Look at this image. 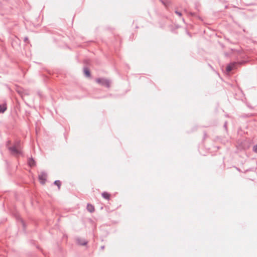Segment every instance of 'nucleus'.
Masks as SVG:
<instances>
[{
  "mask_svg": "<svg viewBox=\"0 0 257 257\" xmlns=\"http://www.w3.org/2000/svg\"><path fill=\"white\" fill-rule=\"evenodd\" d=\"M22 146L21 141L20 140H16L13 146L8 147V150L12 155L18 156L19 155H23L22 151Z\"/></svg>",
  "mask_w": 257,
  "mask_h": 257,
  "instance_id": "obj_1",
  "label": "nucleus"
},
{
  "mask_svg": "<svg viewBox=\"0 0 257 257\" xmlns=\"http://www.w3.org/2000/svg\"><path fill=\"white\" fill-rule=\"evenodd\" d=\"M96 82L101 86L109 88L110 86V81L105 78H98L96 79Z\"/></svg>",
  "mask_w": 257,
  "mask_h": 257,
  "instance_id": "obj_2",
  "label": "nucleus"
},
{
  "mask_svg": "<svg viewBox=\"0 0 257 257\" xmlns=\"http://www.w3.org/2000/svg\"><path fill=\"white\" fill-rule=\"evenodd\" d=\"M47 174L45 172H42L39 175L38 178L42 184H45L47 180Z\"/></svg>",
  "mask_w": 257,
  "mask_h": 257,
  "instance_id": "obj_3",
  "label": "nucleus"
},
{
  "mask_svg": "<svg viewBox=\"0 0 257 257\" xmlns=\"http://www.w3.org/2000/svg\"><path fill=\"white\" fill-rule=\"evenodd\" d=\"M238 63L236 62H232L228 64L226 67V71L227 72H229L232 70L236 68Z\"/></svg>",
  "mask_w": 257,
  "mask_h": 257,
  "instance_id": "obj_4",
  "label": "nucleus"
},
{
  "mask_svg": "<svg viewBox=\"0 0 257 257\" xmlns=\"http://www.w3.org/2000/svg\"><path fill=\"white\" fill-rule=\"evenodd\" d=\"M76 241L77 244L80 245H86L88 243V241L80 237L76 238Z\"/></svg>",
  "mask_w": 257,
  "mask_h": 257,
  "instance_id": "obj_5",
  "label": "nucleus"
},
{
  "mask_svg": "<svg viewBox=\"0 0 257 257\" xmlns=\"http://www.w3.org/2000/svg\"><path fill=\"white\" fill-rule=\"evenodd\" d=\"M28 164L31 167H33L36 166V162L33 158H30L28 160Z\"/></svg>",
  "mask_w": 257,
  "mask_h": 257,
  "instance_id": "obj_6",
  "label": "nucleus"
},
{
  "mask_svg": "<svg viewBox=\"0 0 257 257\" xmlns=\"http://www.w3.org/2000/svg\"><path fill=\"white\" fill-rule=\"evenodd\" d=\"M7 109V104L6 103L0 104V113H4Z\"/></svg>",
  "mask_w": 257,
  "mask_h": 257,
  "instance_id": "obj_7",
  "label": "nucleus"
},
{
  "mask_svg": "<svg viewBox=\"0 0 257 257\" xmlns=\"http://www.w3.org/2000/svg\"><path fill=\"white\" fill-rule=\"evenodd\" d=\"M87 209L91 213L93 212L95 210L94 206L89 203L87 204Z\"/></svg>",
  "mask_w": 257,
  "mask_h": 257,
  "instance_id": "obj_8",
  "label": "nucleus"
},
{
  "mask_svg": "<svg viewBox=\"0 0 257 257\" xmlns=\"http://www.w3.org/2000/svg\"><path fill=\"white\" fill-rule=\"evenodd\" d=\"M83 72H84V73L86 77H89L90 76V75H91L90 72V70H89V69L87 67H85L84 68Z\"/></svg>",
  "mask_w": 257,
  "mask_h": 257,
  "instance_id": "obj_9",
  "label": "nucleus"
},
{
  "mask_svg": "<svg viewBox=\"0 0 257 257\" xmlns=\"http://www.w3.org/2000/svg\"><path fill=\"white\" fill-rule=\"evenodd\" d=\"M101 195H102V196L104 198H105V199H106L107 200H109L110 199V194L109 193L107 192H102V194H101Z\"/></svg>",
  "mask_w": 257,
  "mask_h": 257,
  "instance_id": "obj_10",
  "label": "nucleus"
},
{
  "mask_svg": "<svg viewBox=\"0 0 257 257\" xmlns=\"http://www.w3.org/2000/svg\"><path fill=\"white\" fill-rule=\"evenodd\" d=\"M160 1L161 2V3L163 4V5H164V6L166 8H168V7L169 6L170 4V2L168 1H164L163 0H160Z\"/></svg>",
  "mask_w": 257,
  "mask_h": 257,
  "instance_id": "obj_11",
  "label": "nucleus"
},
{
  "mask_svg": "<svg viewBox=\"0 0 257 257\" xmlns=\"http://www.w3.org/2000/svg\"><path fill=\"white\" fill-rule=\"evenodd\" d=\"M54 184L56 185L58 187V189L60 190L61 185V182L60 180L55 181L54 182Z\"/></svg>",
  "mask_w": 257,
  "mask_h": 257,
  "instance_id": "obj_12",
  "label": "nucleus"
},
{
  "mask_svg": "<svg viewBox=\"0 0 257 257\" xmlns=\"http://www.w3.org/2000/svg\"><path fill=\"white\" fill-rule=\"evenodd\" d=\"M11 141L10 140H8L6 142V147L7 148V149H8V147H10L11 146H10V145H11Z\"/></svg>",
  "mask_w": 257,
  "mask_h": 257,
  "instance_id": "obj_13",
  "label": "nucleus"
},
{
  "mask_svg": "<svg viewBox=\"0 0 257 257\" xmlns=\"http://www.w3.org/2000/svg\"><path fill=\"white\" fill-rule=\"evenodd\" d=\"M252 150L254 153H257V144L253 147Z\"/></svg>",
  "mask_w": 257,
  "mask_h": 257,
  "instance_id": "obj_14",
  "label": "nucleus"
},
{
  "mask_svg": "<svg viewBox=\"0 0 257 257\" xmlns=\"http://www.w3.org/2000/svg\"><path fill=\"white\" fill-rule=\"evenodd\" d=\"M175 13L179 17H181L182 16V13L178 11H176Z\"/></svg>",
  "mask_w": 257,
  "mask_h": 257,
  "instance_id": "obj_15",
  "label": "nucleus"
},
{
  "mask_svg": "<svg viewBox=\"0 0 257 257\" xmlns=\"http://www.w3.org/2000/svg\"><path fill=\"white\" fill-rule=\"evenodd\" d=\"M189 14L192 17H195L196 16V14L195 13L190 12Z\"/></svg>",
  "mask_w": 257,
  "mask_h": 257,
  "instance_id": "obj_16",
  "label": "nucleus"
},
{
  "mask_svg": "<svg viewBox=\"0 0 257 257\" xmlns=\"http://www.w3.org/2000/svg\"><path fill=\"white\" fill-rule=\"evenodd\" d=\"M24 41L25 42L28 43L29 42V39L27 37H26L24 38Z\"/></svg>",
  "mask_w": 257,
  "mask_h": 257,
  "instance_id": "obj_17",
  "label": "nucleus"
},
{
  "mask_svg": "<svg viewBox=\"0 0 257 257\" xmlns=\"http://www.w3.org/2000/svg\"><path fill=\"white\" fill-rule=\"evenodd\" d=\"M104 248H105V246H104V245H102V246L100 247V249H101V250H103V249H104Z\"/></svg>",
  "mask_w": 257,
  "mask_h": 257,
  "instance_id": "obj_18",
  "label": "nucleus"
},
{
  "mask_svg": "<svg viewBox=\"0 0 257 257\" xmlns=\"http://www.w3.org/2000/svg\"><path fill=\"white\" fill-rule=\"evenodd\" d=\"M224 127L225 128H226V127H227V122H226V121L224 123Z\"/></svg>",
  "mask_w": 257,
  "mask_h": 257,
  "instance_id": "obj_19",
  "label": "nucleus"
},
{
  "mask_svg": "<svg viewBox=\"0 0 257 257\" xmlns=\"http://www.w3.org/2000/svg\"><path fill=\"white\" fill-rule=\"evenodd\" d=\"M236 169L237 170H238V171L240 172V169L238 168H236Z\"/></svg>",
  "mask_w": 257,
  "mask_h": 257,
  "instance_id": "obj_20",
  "label": "nucleus"
},
{
  "mask_svg": "<svg viewBox=\"0 0 257 257\" xmlns=\"http://www.w3.org/2000/svg\"><path fill=\"white\" fill-rule=\"evenodd\" d=\"M21 222L23 223V225H25V223L23 222V220H21Z\"/></svg>",
  "mask_w": 257,
  "mask_h": 257,
  "instance_id": "obj_21",
  "label": "nucleus"
},
{
  "mask_svg": "<svg viewBox=\"0 0 257 257\" xmlns=\"http://www.w3.org/2000/svg\"><path fill=\"white\" fill-rule=\"evenodd\" d=\"M206 133H204V137H206Z\"/></svg>",
  "mask_w": 257,
  "mask_h": 257,
  "instance_id": "obj_22",
  "label": "nucleus"
}]
</instances>
